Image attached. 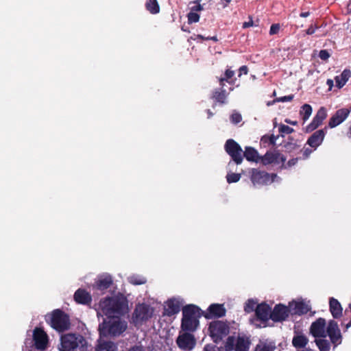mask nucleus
<instances>
[{"label": "nucleus", "instance_id": "nucleus-1", "mask_svg": "<svg viewBox=\"0 0 351 351\" xmlns=\"http://www.w3.org/2000/svg\"><path fill=\"white\" fill-rule=\"evenodd\" d=\"M201 309L194 304H187L182 308L181 328L184 331L193 332L199 325Z\"/></svg>", "mask_w": 351, "mask_h": 351}, {"label": "nucleus", "instance_id": "nucleus-2", "mask_svg": "<svg viewBox=\"0 0 351 351\" xmlns=\"http://www.w3.org/2000/svg\"><path fill=\"white\" fill-rule=\"evenodd\" d=\"M108 320L99 325L100 337H117L121 335L127 328V323L121 320L118 317H108Z\"/></svg>", "mask_w": 351, "mask_h": 351}, {"label": "nucleus", "instance_id": "nucleus-3", "mask_svg": "<svg viewBox=\"0 0 351 351\" xmlns=\"http://www.w3.org/2000/svg\"><path fill=\"white\" fill-rule=\"evenodd\" d=\"M62 351H86V341L81 335L66 334L61 337Z\"/></svg>", "mask_w": 351, "mask_h": 351}, {"label": "nucleus", "instance_id": "nucleus-4", "mask_svg": "<svg viewBox=\"0 0 351 351\" xmlns=\"http://www.w3.org/2000/svg\"><path fill=\"white\" fill-rule=\"evenodd\" d=\"M46 321L60 332L69 330L71 326L69 316L60 309L53 310L50 315L46 316Z\"/></svg>", "mask_w": 351, "mask_h": 351}, {"label": "nucleus", "instance_id": "nucleus-5", "mask_svg": "<svg viewBox=\"0 0 351 351\" xmlns=\"http://www.w3.org/2000/svg\"><path fill=\"white\" fill-rule=\"evenodd\" d=\"M252 341L250 336L239 333L237 337L229 336L225 342L226 351H249Z\"/></svg>", "mask_w": 351, "mask_h": 351}, {"label": "nucleus", "instance_id": "nucleus-6", "mask_svg": "<svg viewBox=\"0 0 351 351\" xmlns=\"http://www.w3.org/2000/svg\"><path fill=\"white\" fill-rule=\"evenodd\" d=\"M208 330L213 341L218 343L229 334L230 327L226 322L217 320L210 324Z\"/></svg>", "mask_w": 351, "mask_h": 351}, {"label": "nucleus", "instance_id": "nucleus-7", "mask_svg": "<svg viewBox=\"0 0 351 351\" xmlns=\"http://www.w3.org/2000/svg\"><path fill=\"white\" fill-rule=\"evenodd\" d=\"M224 149L237 165L242 163L243 151L237 142L232 138L228 139L225 143Z\"/></svg>", "mask_w": 351, "mask_h": 351}, {"label": "nucleus", "instance_id": "nucleus-8", "mask_svg": "<svg viewBox=\"0 0 351 351\" xmlns=\"http://www.w3.org/2000/svg\"><path fill=\"white\" fill-rule=\"evenodd\" d=\"M276 176L275 173L269 174L258 169H252L250 180L254 185H265L273 182Z\"/></svg>", "mask_w": 351, "mask_h": 351}, {"label": "nucleus", "instance_id": "nucleus-9", "mask_svg": "<svg viewBox=\"0 0 351 351\" xmlns=\"http://www.w3.org/2000/svg\"><path fill=\"white\" fill-rule=\"evenodd\" d=\"M154 313V309L145 304H138L136 306L133 313V319L135 322H146L150 319Z\"/></svg>", "mask_w": 351, "mask_h": 351}, {"label": "nucleus", "instance_id": "nucleus-10", "mask_svg": "<svg viewBox=\"0 0 351 351\" xmlns=\"http://www.w3.org/2000/svg\"><path fill=\"white\" fill-rule=\"evenodd\" d=\"M285 160L286 157L278 151H268L264 156H261L260 162L263 165L271 164L278 165L280 163H282V165H284Z\"/></svg>", "mask_w": 351, "mask_h": 351}, {"label": "nucleus", "instance_id": "nucleus-11", "mask_svg": "<svg viewBox=\"0 0 351 351\" xmlns=\"http://www.w3.org/2000/svg\"><path fill=\"white\" fill-rule=\"evenodd\" d=\"M290 315L289 306L282 304H276L270 314V319L274 322H282L286 320Z\"/></svg>", "mask_w": 351, "mask_h": 351}, {"label": "nucleus", "instance_id": "nucleus-12", "mask_svg": "<svg viewBox=\"0 0 351 351\" xmlns=\"http://www.w3.org/2000/svg\"><path fill=\"white\" fill-rule=\"evenodd\" d=\"M33 340L36 349L44 350L48 343L47 333L40 328H36L33 332Z\"/></svg>", "mask_w": 351, "mask_h": 351}, {"label": "nucleus", "instance_id": "nucleus-13", "mask_svg": "<svg viewBox=\"0 0 351 351\" xmlns=\"http://www.w3.org/2000/svg\"><path fill=\"white\" fill-rule=\"evenodd\" d=\"M177 345L180 348L184 350H191L195 346L194 336L189 332L180 335L176 339Z\"/></svg>", "mask_w": 351, "mask_h": 351}, {"label": "nucleus", "instance_id": "nucleus-14", "mask_svg": "<svg viewBox=\"0 0 351 351\" xmlns=\"http://www.w3.org/2000/svg\"><path fill=\"white\" fill-rule=\"evenodd\" d=\"M326 332L329 336L331 342L335 346L341 343V335L337 323L334 320H330L328 323Z\"/></svg>", "mask_w": 351, "mask_h": 351}, {"label": "nucleus", "instance_id": "nucleus-15", "mask_svg": "<svg viewBox=\"0 0 351 351\" xmlns=\"http://www.w3.org/2000/svg\"><path fill=\"white\" fill-rule=\"evenodd\" d=\"M113 317L123 315L128 310V301L123 297H113L112 302Z\"/></svg>", "mask_w": 351, "mask_h": 351}, {"label": "nucleus", "instance_id": "nucleus-16", "mask_svg": "<svg viewBox=\"0 0 351 351\" xmlns=\"http://www.w3.org/2000/svg\"><path fill=\"white\" fill-rule=\"evenodd\" d=\"M271 308L269 304L263 302L256 305L255 314L258 319L262 322H267L270 319Z\"/></svg>", "mask_w": 351, "mask_h": 351}, {"label": "nucleus", "instance_id": "nucleus-17", "mask_svg": "<svg viewBox=\"0 0 351 351\" xmlns=\"http://www.w3.org/2000/svg\"><path fill=\"white\" fill-rule=\"evenodd\" d=\"M226 310L223 304H212L208 308V313L204 315L207 319L219 318L226 315Z\"/></svg>", "mask_w": 351, "mask_h": 351}, {"label": "nucleus", "instance_id": "nucleus-18", "mask_svg": "<svg viewBox=\"0 0 351 351\" xmlns=\"http://www.w3.org/2000/svg\"><path fill=\"white\" fill-rule=\"evenodd\" d=\"M350 114V110L346 108H341L338 110L335 114L330 119L328 125L330 128H332L341 123H342Z\"/></svg>", "mask_w": 351, "mask_h": 351}, {"label": "nucleus", "instance_id": "nucleus-19", "mask_svg": "<svg viewBox=\"0 0 351 351\" xmlns=\"http://www.w3.org/2000/svg\"><path fill=\"white\" fill-rule=\"evenodd\" d=\"M325 326V319L323 318H319L311 324L310 328L311 333L314 337H326Z\"/></svg>", "mask_w": 351, "mask_h": 351}, {"label": "nucleus", "instance_id": "nucleus-20", "mask_svg": "<svg viewBox=\"0 0 351 351\" xmlns=\"http://www.w3.org/2000/svg\"><path fill=\"white\" fill-rule=\"evenodd\" d=\"M180 311V303L178 300L172 298L169 299L166 302V306L164 308V315L171 317L178 313Z\"/></svg>", "mask_w": 351, "mask_h": 351}, {"label": "nucleus", "instance_id": "nucleus-21", "mask_svg": "<svg viewBox=\"0 0 351 351\" xmlns=\"http://www.w3.org/2000/svg\"><path fill=\"white\" fill-rule=\"evenodd\" d=\"M112 302L113 297H106L101 300L99 303V310L108 317H113Z\"/></svg>", "mask_w": 351, "mask_h": 351}, {"label": "nucleus", "instance_id": "nucleus-22", "mask_svg": "<svg viewBox=\"0 0 351 351\" xmlns=\"http://www.w3.org/2000/svg\"><path fill=\"white\" fill-rule=\"evenodd\" d=\"M74 300L77 304H89L92 301L90 293L84 289H78L74 293Z\"/></svg>", "mask_w": 351, "mask_h": 351}, {"label": "nucleus", "instance_id": "nucleus-23", "mask_svg": "<svg viewBox=\"0 0 351 351\" xmlns=\"http://www.w3.org/2000/svg\"><path fill=\"white\" fill-rule=\"evenodd\" d=\"M326 116L327 113L326 108L324 107L320 108L312 122L308 124V130H314L318 128L326 119Z\"/></svg>", "mask_w": 351, "mask_h": 351}, {"label": "nucleus", "instance_id": "nucleus-24", "mask_svg": "<svg viewBox=\"0 0 351 351\" xmlns=\"http://www.w3.org/2000/svg\"><path fill=\"white\" fill-rule=\"evenodd\" d=\"M228 93L226 90L215 88L212 92L210 99H212L215 104L223 105L227 104V97Z\"/></svg>", "mask_w": 351, "mask_h": 351}, {"label": "nucleus", "instance_id": "nucleus-25", "mask_svg": "<svg viewBox=\"0 0 351 351\" xmlns=\"http://www.w3.org/2000/svg\"><path fill=\"white\" fill-rule=\"evenodd\" d=\"M325 136V132L324 130H319L315 131L308 138V145L314 149H316L323 141Z\"/></svg>", "mask_w": 351, "mask_h": 351}, {"label": "nucleus", "instance_id": "nucleus-26", "mask_svg": "<svg viewBox=\"0 0 351 351\" xmlns=\"http://www.w3.org/2000/svg\"><path fill=\"white\" fill-rule=\"evenodd\" d=\"M243 156L250 162H258L261 160V156L257 150L252 147H245Z\"/></svg>", "mask_w": 351, "mask_h": 351}, {"label": "nucleus", "instance_id": "nucleus-27", "mask_svg": "<svg viewBox=\"0 0 351 351\" xmlns=\"http://www.w3.org/2000/svg\"><path fill=\"white\" fill-rule=\"evenodd\" d=\"M112 278L111 276L106 275L100 277L95 282L97 289L104 291L108 289L112 285Z\"/></svg>", "mask_w": 351, "mask_h": 351}, {"label": "nucleus", "instance_id": "nucleus-28", "mask_svg": "<svg viewBox=\"0 0 351 351\" xmlns=\"http://www.w3.org/2000/svg\"><path fill=\"white\" fill-rule=\"evenodd\" d=\"M290 314L302 315L304 313V303L303 302L292 301L289 303Z\"/></svg>", "mask_w": 351, "mask_h": 351}, {"label": "nucleus", "instance_id": "nucleus-29", "mask_svg": "<svg viewBox=\"0 0 351 351\" xmlns=\"http://www.w3.org/2000/svg\"><path fill=\"white\" fill-rule=\"evenodd\" d=\"M330 310L335 318L339 317L342 314V308L340 303L335 298L330 300Z\"/></svg>", "mask_w": 351, "mask_h": 351}, {"label": "nucleus", "instance_id": "nucleus-30", "mask_svg": "<svg viewBox=\"0 0 351 351\" xmlns=\"http://www.w3.org/2000/svg\"><path fill=\"white\" fill-rule=\"evenodd\" d=\"M292 344L296 349L304 348L307 344V338L304 335L296 334L292 339Z\"/></svg>", "mask_w": 351, "mask_h": 351}, {"label": "nucleus", "instance_id": "nucleus-31", "mask_svg": "<svg viewBox=\"0 0 351 351\" xmlns=\"http://www.w3.org/2000/svg\"><path fill=\"white\" fill-rule=\"evenodd\" d=\"M350 77V71L349 70H344L340 75L335 77L337 86L339 87V88L343 87L346 83V82L348 80Z\"/></svg>", "mask_w": 351, "mask_h": 351}, {"label": "nucleus", "instance_id": "nucleus-32", "mask_svg": "<svg viewBox=\"0 0 351 351\" xmlns=\"http://www.w3.org/2000/svg\"><path fill=\"white\" fill-rule=\"evenodd\" d=\"M145 8L152 14H156L160 12V5L157 0H147Z\"/></svg>", "mask_w": 351, "mask_h": 351}, {"label": "nucleus", "instance_id": "nucleus-33", "mask_svg": "<svg viewBox=\"0 0 351 351\" xmlns=\"http://www.w3.org/2000/svg\"><path fill=\"white\" fill-rule=\"evenodd\" d=\"M117 347L112 341H100L96 351H116Z\"/></svg>", "mask_w": 351, "mask_h": 351}, {"label": "nucleus", "instance_id": "nucleus-34", "mask_svg": "<svg viewBox=\"0 0 351 351\" xmlns=\"http://www.w3.org/2000/svg\"><path fill=\"white\" fill-rule=\"evenodd\" d=\"M276 346L272 343H261L256 346L254 351H274Z\"/></svg>", "mask_w": 351, "mask_h": 351}, {"label": "nucleus", "instance_id": "nucleus-35", "mask_svg": "<svg viewBox=\"0 0 351 351\" xmlns=\"http://www.w3.org/2000/svg\"><path fill=\"white\" fill-rule=\"evenodd\" d=\"M315 343L320 351H328L330 348V343L325 339H317Z\"/></svg>", "mask_w": 351, "mask_h": 351}, {"label": "nucleus", "instance_id": "nucleus-36", "mask_svg": "<svg viewBox=\"0 0 351 351\" xmlns=\"http://www.w3.org/2000/svg\"><path fill=\"white\" fill-rule=\"evenodd\" d=\"M234 75V71L227 69L225 72L223 76H222L225 80H226V82H228L230 85H234L236 82V78H233Z\"/></svg>", "mask_w": 351, "mask_h": 351}, {"label": "nucleus", "instance_id": "nucleus-37", "mask_svg": "<svg viewBox=\"0 0 351 351\" xmlns=\"http://www.w3.org/2000/svg\"><path fill=\"white\" fill-rule=\"evenodd\" d=\"M146 278L139 276H132L129 278V282L134 285H141L146 283Z\"/></svg>", "mask_w": 351, "mask_h": 351}, {"label": "nucleus", "instance_id": "nucleus-38", "mask_svg": "<svg viewBox=\"0 0 351 351\" xmlns=\"http://www.w3.org/2000/svg\"><path fill=\"white\" fill-rule=\"evenodd\" d=\"M256 302L253 300H248L245 304L244 311L247 313H252L255 311L256 307Z\"/></svg>", "mask_w": 351, "mask_h": 351}, {"label": "nucleus", "instance_id": "nucleus-39", "mask_svg": "<svg viewBox=\"0 0 351 351\" xmlns=\"http://www.w3.org/2000/svg\"><path fill=\"white\" fill-rule=\"evenodd\" d=\"M293 17L295 18V23L297 26H303V23H301L300 21V17H306L307 16V12H303L302 11L300 13H298L295 10L293 12Z\"/></svg>", "mask_w": 351, "mask_h": 351}, {"label": "nucleus", "instance_id": "nucleus-40", "mask_svg": "<svg viewBox=\"0 0 351 351\" xmlns=\"http://www.w3.org/2000/svg\"><path fill=\"white\" fill-rule=\"evenodd\" d=\"M241 178V174L240 173H228L226 176V180L228 183H234L239 181Z\"/></svg>", "mask_w": 351, "mask_h": 351}, {"label": "nucleus", "instance_id": "nucleus-41", "mask_svg": "<svg viewBox=\"0 0 351 351\" xmlns=\"http://www.w3.org/2000/svg\"><path fill=\"white\" fill-rule=\"evenodd\" d=\"M188 18V23L189 24L193 23H197L199 21V15L194 12H190L187 14Z\"/></svg>", "mask_w": 351, "mask_h": 351}, {"label": "nucleus", "instance_id": "nucleus-42", "mask_svg": "<svg viewBox=\"0 0 351 351\" xmlns=\"http://www.w3.org/2000/svg\"><path fill=\"white\" fill-rule=\"evenodd\" d=\"M230 121L234 124H237L242 121L241 114L239 112H234L230 116Z\"/></svg>", "mask_w": 351, "mask_h": 351}, {"label": "nucleus", "instance_id": "nucleus-43", "mask_svg": "<svg viewBox=\"0 0 351 351\" xmlns=\"http://www.w3.org/2000/svg\"><path fill=\"white\" fill-rule=\"evenodd\" d=\"M280 29V25L279 23H274L271 25L270 29H269V34L270 35H274L277 34Z\"/></svg>", "mask_w": 351, "mask_h": 351}, {"label": "nucleus", "instance_id": "nucleus-44", "mask_svg": "<svg viewBox=\"0 0 351 351\" xmlns=\"http://www.w3.org/2000/svg\"><path fill=\"white\" fill-rule=\"evenodd\" d=\"M293 99V95H290L276 98V99L273 100V103L280 102V101H281V102L291 101Z\"/></svg>", "mask_w": 351, "mask_h": 351}, {"label": "nucleus", "instance_id": "nucleus-45", "mask_svg": "<svg viewBox=\"0 0 351 351\" xmlns=\"http://www.w3.org/2000/svg\"><path fill=\"white\" fill-rule=\"evenodd\" d=\"M261 141L264 143L269 142L270 145H274L276 143V138L274 135H271L270 136H265L262 138Z\"/></svg>", "mask_w": 351, "mask_h": 351}, {"label": "nucleus", "instance_id": "nucleus-46", "mask_svg": "<svg viewBox=\"0 0 351 351\" xmlns=\"http://www.w3.org/2000/svg\"><path fill=\"white\" fill-rule=\"evenodd\" d=\"M279 130L282 133H285V134H291L293 131V129L290 128L288 125H282L280 127Z\"/></svg>", "mask_w": 351, "mask_h": 351}, {"label": "nucleus", "instance_id": "nucleus-47", "mask_svg": "<svg viewBox=\"0 0 351 351\" xmlns=\"http://www.w3.org/2000/svg\"><path fill=\"white\" fill-rule=\"evenodd\" d=\"M330 55L327 50H321L319 52V57L322 60H324V61L327 60L330 58Z\"/></svg>", "mask_w": 351, "mask_h": 351}, {"label": "nucleus", "instance_id": "nucleus-48", "mask_svg": "<svg viewBox=\"0 0 351 351\" xmlns=\"http://www.w3.org/2000/svg\"><path fill=\"white\" fill-rule=\"evenodd\" d=\"M220 348H218L215 345L206 344L204 346L203 351H220Z\"/></svg>", "mask_w": 351, "mask_h": 351}, {"label": "nucleus", "instance_id": "nucleus-49", "mask_svg": "<svg viewBox=\"0 0 351 351\" xmlns=\"http://www.w3.org/2000/svg\"><path fill=\"white\" fill-rule=\"evenodd\" d=\"M302 110L301 111V114H302L303 121H305L306 120H307V104H304L302 106Z\"/></svg>", "mask_w": 351, "mask_h": 351}, {"label": "nucleus", "instance_id": "nucleus-50", "mask_svg": "<svg viewBox=\"0 0 351 351\" xmlns=\"http://www.w3.org/2000/svg\"><path fill=\"white\" fill-rule=\"evenodd\" d=\"M248 73V68L247 66L243 65L239 69V77H241L243 74L247 75Z\"/></svg>", "mask_w": 351, "mask_h": 351}, {"label": "nucleus", "instance_id": "nucleus-51", "mask_svg": "<svg viewBox=\"0 0 351 351\" xmlns=\"http://www.w3.org/2000/svg\"><path fill=\"white\" fill-rule=\"evenodd\" d=\"M254 25V22H253V20H252V17L251 16H249V21L247 22H244L243 23V25H242V27L243 29H245V28H247V27H252Z\"/></svg>", "mask_w": 351, "mask_h": 351}, {"label": "nucleus", "instance_id": "nucleus-52", "mask_svg": "<svg viewBox=\"0 0 351 351\" xmlns=\"http://www.w3.org/2000/svg\"><path fill=\"white\" fill-rule=\"evenodd\" d=\"M218 82L219 84L220 87L217 88V89H224L225 83L226 82V80H225L222 76L218 78Z\"/></svg>", "mask_w": 351, "mask_h": 351}, {"label": "nucleus", "instance_id": "nucleus-53", "mask_svg": "<svg viewBox=\"0 0 351 351\" xmlns=\"http://www.w3.org/2000/svg\"><path fill=\"white\" fill-rule=\"evenodd\" d=\"M128 351H145L142 346H134L129 349Z\"/></svg>", "mask_w": 351, "mask_h": 351}, {"label": "nucleus", "instance_id": "nucleus-54", "mask_svg": "<svg viewBox=\"0 0 351 351\" xmlns=\"http://www.w3.org/2000/svg\"><path fill=\"white\" fill-rule=\"evenodd\" d=\"M298 161V158H292L291 160H289L287 162V165L288 167H291L293 165H294Z\"/></svg>", "mask_w": 351, "mask_h": 351}, {"label": "nucleus", "instance_id": "nucleus-55", "mask_svg": "<svg viewBox=\"0 0 351 351\" xmlns=\"http://www.w3.org/2000/svg\"><path fill=\"white\" fill-rule=\"evenodd\" d=\"M203 8H202V6L200 5V4H198L194 7L192 8V10L193 11H200L202 10Z\"/></svg>", "mask_w": 351, "mask_h": 351}, {"label": "nucleus", "instance_id": "nucleus-56", "mask_svg": "<svg viewBox=\"0 0 351 351\" xmlns=\"http://www.w3.org/2000/svg\"><path fill=\"white\" fill-rule=\"evenodd\" d=\"M206 39L208 40H213L214 42H217L218 41L217 36H208Z\"/></svg>", "mask_w": 351, "mask_h": 351}, {"label": "nucleus", "instance_id": "nucleus-57", "mask_svg": "<svg viewBox=\"0 0 351 351\" xmlns=\"http://www.w3.org/2000/svg\"><path fill=\"white\" fill-rule=\"evenodd\" d=\"M326 84L329 86V89L330 90L333 86V80L328 79L326 82Z\"/></svg>", "mask_w": 351, "mask_h": 351}, {"label": "nucleus", "instance_id": "nucleus-58", "mask_svg": "<svg viewBox=\"0 0 351 351\" xmlns=\"http://www.w3.org/2000/svg\"><path fill=\"white\" fill-rule=\"evenodd\" d=\"M196 36H197V38L201 39L202 40H207L206 39L207 37H205V36H202L201 34H197V35H196Z\"/></svg>", "mask_w": 351, "mask_h": 351}, {"label": "nucleus", "instance_id": "nucleus-59", "mask_svg": "<svg viewBox=\"0 0 351 351\" xmlns=\"http://www.w3.org/2000/svg\"><path fill=\"white\" fill-rule=\"evenodd\" d=\"M312 113V108L310 105H308V117Z\"/></svg>", "mask_w": 351, "mask_h": 351}, {"label": "nucleus", "instance_id": "nucleus-60", "mask_svg": "<svg viewBox=\"0 0 351 351\" xmlns=\"http://www.w3.org/2000/svg\"><path fill=\"white\" fill-rule=\"evenodd\" d=\"M314 32H315L314 29H311V28H308V35L312 34Z\"/></svg>", "mask_w": 351, "mask_h": 351}, {"label": "nucleus", "instance_id": "nucleus-61", "mask_svg": "<svg viewBox=\"0 0 351 351\" xmlns=\"http://www.w3.org/2000/svg\"><path fill=\"white\" fill-rule=\"evenodd\" d=\"M302 152H303V155L307 156V149L303 148Z\"/></svg>", "mask_w": 351, "mask_h": 351}, {"label": "nucleus", "instance_id": "nucleus-62", "mask_svg": "<svg viewBox=\"0 0 351 351\" xmlns=\"http://www.w3.org/2000/svg\"><path fill=\"white\" fill-rule=\"evenodd\" d=\"M350 326H351V320L350 321V322H349V323H348V324H346V328H350Z\"/></svg>", "mask_w": 351, "mask_h": 351}, {"label": "nucleus", "instance_id": "nucleus-63", "mask_svg": "<svg viewBox=\"0 0 351 351\" xmlns=\"http://www.w3.org/2000/svg\"><path fill=\"white\" fill-rule=\"evenodd\" d=\"M348 10L351 11V1L348 5Z\"/></svg>", "mask_w": 351, "mask_h": 351}, {"label": "nucleus", "instance_id": "nucleus-64", "mask_svg": "<svg viewBox=\"0 0 351 351\" xmlns=\"http://www.w3.org/2000/svg\"><path fill=\"white\" fill-rule=\"evenodd\" d=\"M274 104V103H273V101H269V102H267V106H270V105H271V104Z\"/></svg>", "mask_w": 351, "mask_h": 351}]
</instances>
